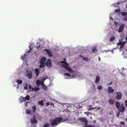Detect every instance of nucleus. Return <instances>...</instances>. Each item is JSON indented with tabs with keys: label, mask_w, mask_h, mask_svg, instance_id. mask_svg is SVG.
Returning <instances> with one entry per match:
<instances>
[{
	"label": "nucleus",
	"mask_w": 127,
	"mask_h": 127,
	"mask_svg": "<svg viewBox=\"0 0 127 127\" xmlns=\"http://www.w3.org/2000/svg\"><path fill=\"white\" fill-rule=\"evenodd\" d=\"M64 121L61 117L57 118L54 119L50 120L52 126L57 125L61 123Z\"/></svg>",
	"instance_id": "obj_1"
},
{
	"label": "nucleus",
	"mask_w": 127,
	"mask_h": 127,
	"mask_svg": "<svg viewBox=\"0 0 127 127\" xmlns=\"http://www.w3.org/2000/svg\"><path fill=\"white\" fill-rule=\"evenodd\" d=\"M30 121L32 124V126L33 127L36 126L37 123V120L35 119V117L32 116L30 120Z\"/></svg>",
	"instance_id": "obj_2"
},
{
	"label": "nucleus",
	"mask_w": 127,
	"mask_h": 127,
	"mask_svg": "<svg viewBox=\"0 0 127 127\" xmlns=\"http://www.w3.org/2000/svg\"><path fill=\"white\" fill-rule=\"evenodd\" d=\"M117 108H119L120 111L123 112L125 110V107L122 104H115Z\"/></svg>",
	"instance_id": "obj_3"
},
{
	"label": "nucleus",
	"mask_w": 127,
	"mask_h": 127,
	"mask_svg": "<svg viewBox=\"0 0 127 127\" xmlns=\"http://www.w3.org/2000/svg\"><path fill=\"white\" fill-rule=\"evenodd\" d=\"M81 121L83 122L84 123L85 125H86L87 124V120L85 118H82L80 119ZM83 127H95L94 125H88V126H84Z\"/></svg>",
	"instance_id": "obj_4"
},
{
	"label": "nucleus",
	"mask_w": 127,
	"mask_h": 127,
	"mask_svg": "<svg viewBox=\"0 0 127 127\" xmlns=\"http://www.w3.org/2000/svg\"><path fill=\"white\" fill-rule=\"evenodd\" d=\"M116 94L115 98L117 100L121 99L122 96V93L120 92H116L114 93Z\"/></svg>",
	"instance_id": "obj_5"
},
{
	"label": "nucleus",
	"mask_w": 127,
	"mask_h": 127,
	"mask_svg": "<svg viewBox=\"0 0 127 127\" xmlns=\"http://www.w3.org/2000/svg\"><path fill=\"white\" fill-rule=\"evenodd\" d=\"M26 72L27 74L26 76L29 79L31 78L32 76L31 71H30L29 70H26Z\"/></svg>",
	"instance_id": "obj_6"
},
{
	"label": "nucleus",
	"mask_w": 127,
	"mask_h": 127,
	"mask_svg": "<svg viewBox=\"0 0 127 127\" xmlns=\"http://www.w3.org/2000/svg\"><path fill=\"white\" fill-rule=\"evenodd\" d=\"M45 65L49 67L52 66L51 60L50 59H48L47 62L45 63Z\"/></svg>",
	"instance_id": "obj_7"
},
{
	"label": "nucleus",
	"mask_w": 127,
	"mask_h": 127,
	"mask_svg": "<svg viewBox=\"0 0 127 127\" xmlns=\"http://www.w3.org/2000/svg\"><path fill=\"white\" fill-rule=\"evenodd\" d=\"M68 64L66 63V62L65 64H62V66L64 68L67 69L69 70V71H71V69L68 66Z\"/></svg>",
	"instance_id": "obj_8"
},
{
	"label": "nucleus",
	"mask_w": 127,
	"mask_h": 127,
	"mask_svg": "<svg viewBox=\"0 0 127 127\" xmlns=\"http://www.w3.org/2000/svg\"><path fill=\"white\" fill-rule=\"evenodd\" d=\"M124 26L125 25L124 24H123L120 26L118 30L119 32H121L123 31Z\"/></svg>",
	"instance_id": "obj_9"
},
{
	"label": "nucleus",
	"mask_w": 127,
	"mask_h": 127,
	"mask_svg": "<svg viewBox=\"0 0 127 127\" xmlns=\"http://www.w3.org/2000/svg\"><path fill=\"white\" fill-rule=\"evenodd\" d=\"M108 92L109 94L112 93L114 92V90L112 89V87L109 86L108 88Z\"/></svg>",
	"instance_id": "obj_10"
},
{
	"label": "nucleus",
	"mask_w": 127,
	"mask_h": 127,
	"mask_svg": "<svg viewBox=\"0 0 127 127\" xmlns=\"http://www.w3.org/2000/svg\"><path fill=\"white\" fill-rule=\"evenodd\" d=\"M44 51H45L48 55L50 57H52V54L51 52L48 49H44Z\"/></svg>",
	"instance_id": "obj_11"
},
{
	"label": "nucleus",
	"mask_w": 127,
	"mask_h": 127,
	"mask_svg": "<svg viewBox=\"0 0 127 127\" xmlns=\"http://www.w3.org/2000/svg\"><path fill=\"white\" fill-rule=\"evenodd\" d=\"M36 83L37 85H42L43 84V82L40 81L39 80H37L36 82Z\"/></svg>",
	"instance_id": "obj_12"
},
{
	"label": "nucleus",
	"mask_w": 127,
	"mask_h": 127,
	"mask_svg": "<svg viewBox=\"0 0 127 127\" xmlns=\"http://www.w3.org/2000/svg\"><path fill=\"white\" fill-rule=\"evenodd\" d=\"M36 75L37 76H38L39 73V69L37 68H36L35 69Z\"/></svg>",
	"instance_id": "obj_13"
},
{
	"label": "nucleus",
	"mask_w": 127,
	"mask_h": 127,
	"mask_svg": "<svg viewBox=\"0 0 127 127\" xmlns=\"http://www.w3.org/2000/svg\"><path fill=\"white\" fill-rule=\"evenodd\" d=\"M46 60V58L45 57H43L41 58L40 61V63H44Z\"/></svg>",
	"instance_id": "obj_14"
},
{
	"label": "nucleus",
	"mask_w": 127,
	"mask_h": 127,
	"mask_svg": "<svg viewBox=\"0 0 127 127\" xmlns=\"http://www.w3.org/2000/svg\"><path fill=\"white\" fill-rule=\"evenodd\" d=\"M100 79V77L98 76H97L96 77V79L95 80V82L96 83L98 82L99 81Z\"/></svg>",
	"instance_id": "obj_15"
},
{
	"label": "nucleus",
	"mask_w": 127,
	"mask_h": 127,
	"mask_svg": "<svg viewBox=\"0 0 127 127\" xmlns=\"http://www.w3.org/2000/svg\"><path fill=\"white\" fill-rule=\"evenodd\" d=\"M110 103H114L115 102L114 99L110 98L109 100Z\"/></svg>",
	"instance_id": "obj_16"
},
{
	"label": "nucleus",
	"mask_w": 127,
	"mask_h": 127,
	"mask_svg": "<svg viewBox=\"0 0 127 127\" xmlns=\"http://www.w3.org/2000/svg\"><path fill=\"white\" fill-rule=\"evenodd\" d=\"M39 89L38 87H35L34 88H32V91H33V90L35 92H37L38 91Z\"/></svg>",
	"instance_id": "obj_17"
},
{
	"label": "nucleus",
	"mask_w": 127,
	"mask_h": 127,
	"mask_svg": "<svg viewBox=\"0 0 127 127\" xmlns=\"http://www.w3.org/2000/svg\"><path fill=\"white\" fill-rule=\"evenodd\" d=\"M115 37L114 36L113 37H111L110 38L109 40L110 42H112L115 40Z\"/></svg>",
	"instance_id": "obj_18"
},
{
	"label": "nucleus",
	"mask_w": 127,
	"mask_h": 127,
	"mask_svg": "<svg viewBox=\"0 0 127 127\" xmlns=\"http://www.w3.org/2000/svg\"><path fill=\"white\" fill-rule=\"evenodd\" d=\"M16 82L19 84H21L22 83V81L19 79L17 80Z\"/></svg>",
	"instance_id": "obj_19"
},
{
	"label": "nucleus",
	"mask_w": 127,
	"mask_h": 127,
	"mask_svg": "<svg viewBox=\"0 0 127 127\" xmlns=\"http://www.w3.org/2000/svg\"><path fill=\"white\" fill-rule=\"evenodd\" d=\"M24 98L25 101H26V100H29L30 99V97L29 95H27Z\"/></svg>",
	"instance_id": "obj_20"
},
{
	"label": "nucleus",
	"mask_w": 127,
	"mask_h": 127,
	"mask_svg": "<svg viewBox=\"0 0 127 127\" xmlns=\"http://www.w3.org/2000/svg\"><path fill=\"white\" fill-rule=\"evenodd\" d=\"M94 104H93V105L91 106H89V109H94V108H95L96 107H93Z\"/></svg>",
	"instance_id": "obj_21"
},
{
	"label": "nucleus",
	"mask_w": 127,
	"mask_h": 127,
	"mask_svg": "<svg viewBox=\"0 0 127 127\" xmlns=\"http://www.w3.org/2000/svg\"><path fill=\"white\" fill-rule=\"evenodd\" d=\"M121 14L122 15L125 16L127 15V12H121Z\"/></svg>",
	"instance_id": "obj_22"
},
{
	"label": "nucleus",
	"mask_w": 127,
	"mask_h": 127,
	"mask_svg": "<svg viewBox=\"0 0 127 127\" xmlns=\"http://www.w3.org/2000/svg\"><path fill=\"white\" fill-rule=\"evenodd\" d=\"M49 124L48 123H46L43 126H41V127H49Z\"/></svg>",
	"instance_id": "obj_23"
},
{
	"label": "nucleus",
	"mask_w": 127,
	"mask_h": 127,
	"mask_svg": "<svg viewBox=\"0 0 127 127\" xmlns=\"http://www.w3.org/2000/svg\"><path fill=\"white\" fill-rule=\"evenodd\" d=\"M127 43L126 41H124L122 42H121V47H123V46H124V45Z\"/></svg>",
	"instance_id": "obj_24"
},
{
	"label": "nucleus",
	"mask_w": 127,
	"mask_h": 127,
	"mask_svg": "<svg viewBox=\"0 0 127 127\" xmlns=\"http://www.w3.org/2000/svg\"><path fill=\"white\" fill-rule=\"evenodd\" d=\"M97 49L96 48L94 47L92 49V51L93 53H95L97 51Z\"/></svg>",
	"instance_id": "obj_25"
},
{
	"label": "nucleus",
	"mask_w": 127,
	"mask_h": 127,
	"mask_svg": "<svg viewBox=\"0 0 127 127\" xmlns=\"http://www.w3.org/2000/svg\"><path fill=\"white\" fill-rule=\"evenodd\" d=\"M32 109L33 112H35L36 109V107L34 105L32 107Z\"/></svg>",
	"instance_id": "obj_26"
},
{
	"label": "nucleus",
	"mask_w": 127,
	"mask_h": 127,
	"mask_svg": "<svg viewBox=\"0 0 127 127\" xmlns=\"http://www.w3.org/2000/svg\"><path fill=\"white\" fill-rule=\"evenodd\" d=\"M26 113H27L28 114H30L31 113L30 111L28 109H26Z\"/></svg>",
	"instance_id": "obj_27"
},
{
	"label": "nucleus",
	"mask_w": 127,
	"mask_h": 127,
	"mask_svg": "<svg viewBox=\"0 0 127 127\" xmlns=\"http://www.w3.org/2000/svg\"><path fill=\"white\" fill-rule=\"evenodd\" d=\"M40 64L39 66L40 67H43L45 66V64L44 63H40Z\"/></svg>",
	"instance_id": "obj_28"
},
{
	"label": "nucleus",
	"mask_w": 127,
	"mask_h": 127,
	"mask_svg": "<svg viewBox=\"0 0 127 127\" xmlns=\"http://www.w3.org/2000/svg\"><path fill=\"white\" fill-rule=\"evenodd\" d=\"M25 99L24 97L22 96L20 98V100L22 101H25Z\"/></svg>",
	"instance_id": "obj_29"
},
{
	"label": "nucleus",
	"mask_w": 127,
	"mask_h": 127,
	"mask_svg": "<svg viewBox=\"0 0 127 127\" xmlns=\"http://www.w3.org/2000/svg\"><path fill=\"white\" fill-rule=\"evenodd\" d=\"M42 87L43 89L45 90H47V87L44 84L43 85H42Z\"/></svg>",
	"instance_id": "obj_30"
},
{
	"label": "nucleus",
	"mask_w": 127,
	"mask_h": 127,
	"mask_svg": "<svg viewBox=\"0 0 127 127\" xmlns=\"http://www.w3.org/2000/svg\"><path fill=\"white\" fill-rule=\"evenodd\" d=\"M83 59L84 60H85L86 61H89L88 59L86 57H83Z\"/></svg>",
	"instance_id": "obj_31"
},
{
	"label": "nucleus",
	"mask_w": 127,
	"mask_h": 127,
	"mask_svg": "<svg viewBox=\"0 0 127 127\" xmlns=\"http://www.w3.org/2000/svg\"><path fill=\"white\" fill-rule=\"evenodd\" d=\"M64 75L68 77H70L71 76L69 74L66 73H64Z\"/></svg>",
	"instance_id": "obj_32"
},
{
	"label": "nucleus",
	"mask_w": 127,
	"mask_h": 127,
	"mask_svg": "<svg viewBox=\"0 0 127 127\" xmlns=\"http://www.w3.org/2000/svg\"><path fill=\"white\" fill-rule=\"evenodd\" d=\"M84 114H86L87 116H89L90 115H91V114L88 112H84Z\"/></svg>",
	"instance_id": "obj_33"
},
{
	"label": "nucleus",
	"mask_w": 127,
	"mask_h": 127,
	"mask_svg": "<svg viewBox=\"0 0 127 127\" xmlns=\"http://www.w3.org/2000/svg\"><path fill=\"white\" fill-rule=\"evenodd\" d=\"M120 11V9H116L115 10V11L116 12H119Z\"/></svg>",
	"instance_id": "obj_34"
},
{
	"label": "nucleus",
	"mask_w": 127,
	"mask_h": 127,
	"mask_svg": "<svg viewBox=\"0 0 127 127\" xmlns=\"http://www.w3.org/2000/svg\"><path fill=\"white\" fill-rule=\"evenodd\" d=\"M101 86H99L97 87V89L99 90H100L101 89Z\"/></svg>",
	"instance_id": "obj_35"
},
{
	"label": "nucleus",
	"mask_w": 127,
	"mask_h": 127,
	"mask_svg": "<svg viewBox=\"0 0 127 127\" xmlns=\"http://www.w3.org/2000/svg\"><path fill=\"white\" fill-rule=\"evenodd\" d=\"M123 20L125 21H127V17H125L123 18Z\"/></svg>",
	"instance_id": "obj_36"
},
{
	"label": "nucleus",
	"mask_w": 127,
	"mask_h": 127,
	"mask_svg": "<svg viewBox=\"0 0 127 127\" xmlns=\"http://www.w3.org/2000/svg\"><path fill=\"white\" fill-rule=\"evenodd\" d=\"M44 101L43 100H42L40 101H39L38 103H43Z\"/></svg>",
	"instance_id": "obj_37"
},
{
	"label": "nucleus",
	"mask_w": 127,
	"mask_h": 127,
	"mask_svg": "<svg viewBox=\"0 0 127 127\" xmlns=\"http://www.w3.org/2000/svg\"><path fill=\"white\" fill-rule=\"evenodd\" d=\"M69 123H74L75 121L73 122L72 121H71L70 120H69V121L68 122Z\"/></svg>",
	"instance_id": "obj_38"
},
{
	"label": "nucleus",
	"mask_w": 127,
	"mask_h": 127,
	"mask_svg": "<svg viewBox=\"0 0 127 127\" xmlns=\"http://www.w3.org/2000/svg\"><path fill=\"white\" fill-rule=\"evenodd\" d=\"M120 115V113L119 112H118L117 113L116 115L117 117H119Z\"/></svg>",
	"instance_id": "obj_39"
},
{
	"label": "nucleus",
	"mask_w": 127,
	"mask_h": 127,
	"mask_svg": "<svg viewBox=\"0 0 127 127\" xmlns=\"http://www.w3.org/2000/svg\"><path fill=\"white\" fill-rule=\"evenodd\" d=\"M25 56H22L21 58L22 59V60H23L24 58H25Z\"/></svg>",
	"instance_id": "obj_40"
},
{
	"label": "nucleus",
	"mask_w": 127,
	"mask_h": 127,
	"mask_svg": "<svg viewBox=\"0 0 127 127\" xmlns=\"http://www.w3.org/2000/svg\"><path fill=\"white\" fill-rule=\"evenodd\" d=\"M117 45H121V42H119V43L117 44Z\"/></svg>",
	"instance_id": "obj_41"
},
{
	"label": "nucleus",
	"mask_w": 127,
	"mask_h": 127,
	"mask_svg": "<svg viewBox=\"0 0 127 127\" xmlns=\"http://www.w3.org/2000/svg\"><path fill=\"white\" fill-rule=\"evenodd\" d=\"M24 89L26 90H27L28 89V87L27 86H26L24 87Z\"/></svg>",
	"instance_id": "obj_42"
},
{
	"label": "nucleus",
	"mask_w": 127,
	"mask_h": 127,
	"mask_svg": "<svg viewBox=\"0 0 127 127\" xmlns=\"http://www.w3.org/2000/svg\"><path fill=\"white\" fill-rule=\"evenodd\" d=\"M30 49L27 52L28 53H29L30 52V51L31 50V47H30Z\"/></svg>",
	"instance_id": "obj_43"
},
{
	"label": "nucleus",
	"mask_w": 127,
	"mask_h": 127,
	"mask_svg": "<svg viewBox=\"0 0 127 127\" xmlns=\"http://www.w3.org/2000/svg\"><path fill=\"white\" fill-rule=\"evenodd\" d=\"M29 88L31 89H32V86L31 85H29Z\"/></svg>",
	"instance_id": "obj_44"
},
{
	"label": "nucleus",
	"mask_w": 127,
	"mask_h": 127,
	"mask_svg": "<svg viewBox=\"0 0 127 127\" xmlns=\"http://www.w3.org/2000/svg\"><path fill=\"white\" fill-rule=\"evenodd\" d=\"M124 47V46H123V47H121V46L120 48V49L121 50H122V49H123Z\"/></svg>",
	"instance_id": "obj_45"
},
{
	"label": "nucleus",
	"mask_w": 127,
	"mask_h": 127,
	"mask_svg": "<svg viewBox=\"0 0 127 127\" xmlns=\"http://www.w3.org/2000/svg\"><path fill=\"white\" fill-rule=\"evenodd\" d=\"M120 123L122 124V125H124V122H120Z\"/></svg>",
	"instance_id": "obj_46"
},
{
	"label": "nucleus",
	"mask_w": 127,
	"mask_h": 127,
	"mask_svg": "<svg viewBox=\"0 0 127 127\" xmlns=\"http://www.w3.org/2000/svg\"><path fill=\"white\" fill-rule=\"evenodd\" d=\"M79 56L81 58H83V57H83L82 55H80Z\"/></svg>",
	"instance_id": "obj_47"
},
{
	"label": "nucleus",
	"mask_w": 127,
	"mask_h": 127,
	"mask_svg": "<svg viewBox=\"0 0 127 127\" xmlns=\"http://www.w3.org/2000/svg\"><path fill=\"white\" fill-rule=\"evenodd\" d=\"M61 62L63 63H64L65 64V62H64V61H61Z\"/></svg>",
	"instance_id": "obj_48"
},
{
	"label": "nucleus",
	"mask_w": 127,
	"mask_h": 127,
	"mask_svg": "<svg viewBox=\"0 0 127 127\" xmlns=\"http://www.w3.org/2000/svg\"><path fill=\"white\" fill-rule=\"evenodd\" d=\"M50 105L51 106H54V104H50Z\"/></svg>",
	"instance_id": "obj_49"
},
{
	"label": "nucleus",
	"mask_w": 127,
	"mask_h": 127,
	"mask_svg": "<svg viewBox=\"0 0 127 127\" xmlns=\"http://www.w3.org/2000/svg\"><path fill=\"white\" fill-rule=\"evenodd\" d=\"M110 19L112 20H113V18H112V17H111L110 18Z\"/></svg>",
	"instance_id": "obj_50"
},
{
	"label": "nucleus",
	"mask_w": 127,
	"mask_h": 127,
	"mask_svg": "<svg viewBox=\"0 0 127 127\" xmlns=\"http://www.w3.org/2000/svg\"><path fill=\"white\" fill-rule=\"evenodd\" d=\"M125 103H127V100H126L125 101Z\"/></svg>",
	"instance_id": "obj_51"
},
{
	"label": "nucleus",
	"mask_w": 127,
	"mask_h": 127,
	"mask_svg": "<svg viewBox=\"0 0 127 127\" xmlns=\"http://www.w3.org/2000/svg\"><path fill=\"white\" fill-rule=\"evenodd\" d=\"M116 103H120L118 102H115Z\"/></svg>",
	"instance_id": "obj_52"
},
{
	"label": "nucleus",
	"mask_w": 127,
	"mask_h": 127,
	"mask_svg": "<svg viewBox=\"0 0 127 127\" xmlns=\"http://www.w3.org/2000/svg\"><path fill=\"white\" fill-rule=\"evenodd\" d=\"M100 107H98V108H97V110H98L100 108Z\"/></svg>",
	"instance_id": "obj_53"
},
{
	"label": "nucleus",
	"mask_w": 127,
	"mask_h": 127,
	"mask_svg": "<svg viewBox=\"0 0 127 127\" xmlns=\"http://www.w3.org/2000/svg\"><path fill=\"white\" fill-rule=\"evenodd\" d=\"M126 41H127V36L126 38Z\"/></svg>",
	"instance_id": "obj_54"
},
{
	"label": "nucleus",
	"mask_w": 127,
	"mask_h": 127,
	"mask_svg": "<svg viewBox=\"0 0 127 127\" xmlns=\"http://www.w3.org/2000/svg\"><path fill=\"white\" fill-rule=\"evenodd\" d=\"M125 105L126 107H127V104H125Z\"/></svg>",
	"instance_id": "obj_55"
},
{
	"label": "nucleus",
	"mask_w": 127,
	"mask_h": 127,
	"mask_svg": "<svg viewBox=\"0 0 127 127\" xmlns=\"http://www.w3.org/2000/svg\"><path fill=\"white\" fill-rule=\"evenodd\" d=\"M40 104L41 106H42L43 105V104Z\"/></svg>",
	"instance_id": "obj_56"
},
{
	"label": "nucleus",
	"mask_w": 127,
	"mask_h": 127,
	"mask_svg": "<svg viewBox=\"0 0 127 127\" xmlns=\"http://www.w3.org/2000/svg\"><path fill=\"white\" fill-rule=\"evenodd\" d=\"M40 47V46L39 45V46L37 48L38 49H39V48Z\"/></svg>",
	"instance_id": "obj_57"
},
{
	"label": "nucleus",
	"mask_w": 127,
	"mask_h": 127,
	"mask_svg": "<svg viewBox=\"0 0 127 127\" xmlns=\"http://www.w3.org/2000/svg\"><path fill=\"white\" fill-rule=\"evenodd\" d=\"M112 84V82H111V83H110V84H109V85H111Z\"/></svg>",
	"instance_id": "obj_58"
},
{
	"label": "nucleus",
	"mask_w": 127,
	"mask_h": 127,
	"mask_svg": "<svg viewBox=\"0 0 127 127\" xmlns=\"http://www.w3.org/2000/svg\"><path fill=\"white\" fill-rule=\"evenodd\" d=\"M75 76V75H73V76H72V77H74V76Z\"/></svg>",
	"instance_id": "obj_59"
},
{
	"label": "nucleus",
	"mask_w": 127,
	"mask_h": 127,
	"mask_svg": "<svg viewBox=\"0 0 127 127\" xmlns=\"http://www.w3.org/2000/svg\"><path fill=\"white\" fill-rule=\"evenodd\" d=\"M47 104V106H48V105H49V104Z\"/></svg>",
	"instance_id": "obj_60"
},
{
	"label": "nucleus",
	"mask_w": 127,
	"mask_h": 127,
	"mask_svg": "<svg viewBox=\"0 0 127 127\" xmlns=\"http://www.w3.org/2000/svg\"><path fill=\"white\" fill-rule=\"evenodd\" d=\"M99 61H100V57L99 58Z\"/></svg>",
	"instance_id": "obj_61"
},
{
	"label": "nucleus",
	"mask_w": 127,
	"mask_h": 127,
	"mask_svg": "<svg viewBox=\"0 0 127 127\" xmlns=\"http://www.w3.org/2000/svg\"><path fill=\"white\" fill-rule=\"evenodd\" d=\"M72 120H75V119L73 118V119Z\"/></svg>",
	"instance_id": "obj_62"
},
{
	"label": "nucleus",
	"mask_w": 127,
	"mask_h": 127,
	"mask_svg": "<svg viewBox=\"0 0 127 127\" xmlns=\"http://www.w3.org/2000/svg\"><path fill=\"white\" fill-rule=\"evenodd\" d=\"M44 79V80H43V81L45 80V79H44V78H43Z\"/></svg>",
	"instance_id": "obj_63"
},
{
	"label": "nucleus",
	"mask_w": 127,
	"mask_h": 127,
	"mask_svg": "<svg viewBox=\"0 0 127 127\" xmlns=\"http://www.w3.org/2000/svg\"><path fill=\"white\" fill-rule=\"evenodd\" d=\"M46 103H49V102H47Z\"/></svg>",
	"instance_id": "obj_64"
}]
</instances>
